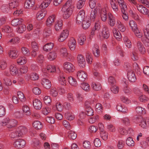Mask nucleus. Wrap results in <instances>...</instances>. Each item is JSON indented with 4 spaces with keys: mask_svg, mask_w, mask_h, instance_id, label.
Listing matches in <instances>:
<instances>
[{
    "mask_svg": "<svg viewBox=\"0 0 149 149\" xmlns=\"http://www.w3.org/2000/svg\"><path fill=\"white\" fill-rule=\"evenodd\" d=\"M85 16V12L83 10H80L77 14L76 18V23L80 25L82 22Z\"/></svg>",
    "mask_w": 149,
    "mask_h": 149,
    "instance_id": "nucleus-5",
    "label": "nucleus"
},
{
    "mask_svg": "<svg viewBox=\"0 0 149 149\" xmlns=\"http://www.w3.org/2000/svg\"><path fill=\"white\" fill-rule=\"evenodd\" d=\"M116 108L118 111L122 112L123 113H125L128 112V110L127 108L120 104H118L116 106Z\"/></svg>",
    "mask_w": 149,
    "mask_h": 149,
    "instance_id": "nucleus-24",
    "label": "nucleus"
},
{
    "mask_svg": "<svg viewBox=\"0 0 149 149\" xmlns=\"http://www.w3.org/2000/svg\"><path fill=\"white\" fill-rule=\"evenodd\" d=\"M136 121L140 123L139 124L142 127L145 128L147 125L149 124V122H148V119H145L142 118L141 116H139L136 118Z\"/></svg>",
    "mask_w": 149,
    "mask_h": 149,
    "instance_id": "nucleus-4",
    "label": "nucleus"
},
{
    "mask_svg": "<svg viewBox=\"0 0 149 149\" xmlns=\"http://www.w3.org/2000/svg\"><path fill=\"white\" fill-rule=\"evenodd\" d=\"M86 0H79L77 4V8L80 9L82 8Z\"/></svg>",
    "mask_w": 149,
    "mask_h": 149,
    "instance_id": "nucleus-60",
    "label": "nucleus"
},
{
    "mask_svg": "<svg viewBox=\"0 0 149 149\" xmlns=\"http://www.w3.org/2000/svg\"><path fill=\"white\" fill-rule=\"evenodd\" d=\"M78 78L81 81H84L87 77V74L86 72L83 70L78 71L77 73Z\"/></svg>",
    "mask_w": 149,
    "mask_h": 149,
    "instance_id": "nucleus-10",
    "label": "nucleus"
},
{
    "mask_svg": "<svg viewBox=\"0 0 149 149\" xmlns=\"http://www.w3.org/2000/svg\"><path fill=\"white\" fill-rule=\"evenodd\" d=\"M17 130L20 135V136L22 137L24 135L26 134L28 132L27 128L26 127L22 126H19Z\"/></svg>",
    "mask_w": 149,
    "mask_h": 149,
    "instance_id": "nucleus-13",
    "label": "nucleus"
},
{
    "mask_svg": "<svg viewBox=\"0 0 149 149\" xmlns=\"http://www.w3.org/2000/svg\"><path fill=\"white\" fill-rule=\"evenodd\" d=\"M18 6V1L16 0H13L9 3V8L11 9H17V7Z\"/></svg>",
    "mask_w": 149,
    "mask_h": 149,
    "instance_id": "nucleus-30",
    "label": "nucleus"
},
{
    "mask_svg": "<svg viewBox=\"0 0 149 149\" xmlns=\"http://www.w3.org/2000/svg\"><path fill=\"white\" fill-rule=\"evenodd\" d=\"M24 113H25L26 116H29L31 114V112L29 108L26 105H24L22 108Z\"/></svg>",
    "mask_w": 149,
    "mask_h": 149,
    "instance_id": "nucleus-44",
    "label": "nucleus"
},
{
    "mask_svg": "<svg viewBox=\"0 0 149 149\" xmlns=\"http://www.w3.org/2000/svg\"><path fill=\"white\" fill-rule=\"evenodd\" d=\"M32 145L35 149H39L40 147V144L39 141L37 140L33 141Z\"/></svg>",
    "mask_w": 149,
    "mask_h": 149,
    "instance_id": "nucleus-63",
    "label": "nucleus"
},
{
    "mask_svg": "<svg viewBox=\"0 0 149 149\" xmlns=\"http://www.w3.org/2000/svg\"><path fill=\"white\" fill-rule=\"evenodd\" d=\"M34 0H26L24 4V6L26 8L31 9L34 4Z\"/></svg>",
    "mask_w": 149,
    "mask_h": 149,
    "instance_id": "nucleus-31",
    "label": "nucleus"
},
{
    "mask_svg": "<svg viewBox=\"0 0 149 149\" xmlns=\"http://www.w3.org/2000/svg\"><path fill=\"white\" fill-rule=\"evenodd\" d=\"M10 136L11 138L13 139H16L19 137H21L18 132L17 130L15 131L12 132L10 134Z\"/></svg>",
    "mask_w": 149,
    "mask_h": 149,
    "instance_id": "nucleus-59",
    "label": "nucleus"
},
{
    "mask_svg": "<svg viewBox=\"0 0 149 149\" xmlns=\"http://www.w3.org/2000/svg\"><path fill=\"white\" fill-rule=\"evenodd\" d=\"M26 29V26L22 23L16 29V31L17 33H23Z\"/></svg>",
    "mask_w": 149,
    "mask_h": 149,
    "instance_id": "nucleus-35",
    "label": "nucleus"
},
{
    "mask_svg": "<svg viewBox=\"0 0 149 149\" xmlns=\"http://www.w3.org/2000/svg\"><path fill=\"white\" fill-rule=\"evenodd\" d=\"M10 70L12 75H16L18 73V70L14 65H11L10 66Z\"/></svg>",
    "mask_w": 149,
    "mask_h": 149,
    "instance_id": "nucleus-43",
    "label": "nucleus"
},
{
    "mask_svg": "<svg viewBox=\"0 0 149 149\" xmlns=\"http://www.w3.org/2000/svg\"><path fill=\"white\" fill-rule=\"evenodd\" d=\"M118 131L121 134L123 135H126L127 134L130 133V132L128 131V130H126L122 127H120Z\"/></svg>",
    "mask_w": 149,
    "mask_h": 149,
    "instance_id": "nucleus-55",
    "label": "nucleus"
},
{
    "mask_svg": "<svg viewBox=\"0 0 149 149\" xmlns=\"http://www.w3.org/2000/svg\"><path fill=\"white\" fill-rule=\"evenodd\" d=\"M97 13V8H95L92 10L90 16V19L92 22H94L96 19V16Z\"/></svg>",
    "mask_w": 149,
    "mask_h": 149,
    "instance_id": "nucleus-26",
    "label": "nucleus"
},
{
    "mask_svg": "<svg viewBox=\"0 0 149 149\" xmlns=\"http://www.w3.org/2000/svg\"><path fill=\"white\" fill-rule=\"evenodd\" d=\"M86 109V111L87 113L86 114L88 116H91L93 115V111L92 108L90 106H87Z\"/></svg>",
    "mask_w": 149,
    "mask_h": 149,
    "instance_id": "nucleus-61",
    "label": "nucleus"
},
{
    "mask_svg": "<svg viewBox=\"0 0 149 149\" xmlns=\"http://www.w3.org/2000/svg\"><path fill=\"white\" fill-rule=\"evenodd\" d=\"M124 40L125 44L126 45V47L128 48H130L132 47V43L128 39V38L125 37L124 38Z\"/></svg>",
    "mask_w": 149,
    "mask_h": 149,
    "instance_id": "nucleus-56",
    "label": "nucleus"
},
{
    "mask_svg": "<svg viewBox=\"0 0 149 149\" xmlns=\"http://www.w3.org/2000/svg\"><path fill=\"white\" fill-rule=\"evenodd\" d=\"M72 0H68L65 4L63 6L62 8L63 10H72V8H74V6L72 5Z\"/></svg>",
    "mask_w": 149,
    "mask_h": 149,
    "instance_id": "nucleus-17",
    "label": "nucleus"
},
{
    "mask_svg": "<svg viewBox=\"0 0 149 149\" xmlns=\"http://www.w3.org/2000/svg\"><path fill=\"white\" fill-rule=\"evenodd\" d=\"M9 54L10 57L13 59H15L18 56L17 52L15 50L10 51Z\"/></svg>",
    "mask_w": 149,
    "mask_h": 149,
    "instance_id": "nucleus-57",
    "label": "nucleus"
},
{
    "mask_svg": "<svg viewBox=\"0 0 149 149\" xmlns=\"http://www.w3.org/2000/svg\"><path fill=\"white\" fill-rule=\"evenodd\" d=\"M86 38L84 34H81L78 35L77 41L78 44L81 45H84L86 40Z\"/></svg>",
    "mask_w": 149,
    "mask_h": 149,
    "instance_id": "nucleus-22",
    "label": "nucleus"
},
{
    "mask_svg": "<svg viewBox=\"0 0 149 149\" xmlns=\"http://www.w3.org/2000/svg\"><path fill=\"white\" fill-rule=\"evenodd\" d=\"M100 17L101 20L104 22H105L107 19V13L106 8H102L100 13Z\"/></svg>",
    "mask_w": 149,
    "mask_h": 149,
    "instance_id": "nucleus-15",
    "label": "nucleus"
},
{
    "mask_svg": "<svg viewBox=\"0 0 149 149\" xmlns=\"http://www.w3.org/2000/svg\"><path fill=\"white\" fill-rule=\"evenodd\" d=\"M129 24L133 31L138 28L134 20L130 21Z\"/></svg>",
    "mask_w": 149,
    "mask_h": 149,
    "instance_id": "nucleus-54",
    "label": "nucleus"
},
{
    "mask_svg": "<svg viewBox=\"0 0 149 149\" xmlns=\"http://www.w3.org/2000/svg\"><path fill=\"white\" fill-rule=\"evenodd\" d=\"M117 1L121 10H127V5L123 0H117Z\"/></svg>",
    "mask_w": 149,
    "mask_h": 149,
    "instance_id": "nucleus-38",
    "label": "nucleus"
},
{
    "mask_svg": "<svg viewBox=\"0 0 149 149\" xmlns=\"http://www.w3.org/2000/svg\"><path fill=\"white\" fill-rule=\"evenodd\" d=\"M17 121L14 119H10L8 122L7 127L8 128H13L17 125Z\"/></svg>",
    "mask_w": 149,
    "mask_h": 149,
    "instance_id": "nucleus-25",
    "label": "nucleus"
},
{
    "mask_svg": "<svg viewBox=\"0 0 149 149\" xmlns=\"http://www.w3.org/2000/svg\"><path fill=\"white\" fill-rule=\"evenodd\" d=\"M136 46L141 54H144L146 52L145 49L143 44L141 42L139 41H137Z\"/></svg>",
    "mask_w": 149,
    "mask_h": 149,
    "instance_id": "nucleus-21",
    "label": "nucleus"
},
{
    "mask_svg": "<svg viewBox=\"0 0 149 149\" xmlns=\"http://www.w3.org/2000/svg\"><path fill=\"white\" fill-rule=\"evenodd\" d=\"M143 33L147 40L142 39V41L145 46H149V24H147L143 29Z\"/></svg>",
    "mask_w": 149,
    "mask_h": 149,
    "instance_id": "nucleus-3",
    "label": "nucleus"
},
{
    "mask_svg": "<svg viewBox=\"0 0 149 149\" xmlns=\"http://www.w3.org/2000/svg\"><path fill=\"white\" fill-rule=\"evenodd\" d=\"M62 21H57L55 22L54 28L56 31H60L62 28Z\"/></svg>",
    "mask_w": 149,
    "mask_h": 149,
    "instance_id": "nucleus-32",
    "label": "nucleus"
},
{
    "mask_svg": "<svg viewBox=\"0 0 149 149\" xmlns=\"http://www.w3.org/2000/svg\"><path fill=\"white\" fill-rule=\"evenodd\" d=\"M58 80L59 82L62 85H65L66 80L65 75L62 73L59 74L58 77Z\"/></svg>",
    "mask_w": 149,
    "mask_h": 149,
    "instance_id": "nucleus-28",
    "label": "nucleus"
},
{
    "mask_svg": "<svg viewBox=\"0 0 149 149\" xmlns=\"http://www.w3.org/2000/svg\"><path fill=\"white\" fill-rule=\"evenodd\" d=\"M108 22L109 24L111 27L113 26L116 23V20L115 17L110 13L108 14Z\"/></svg>",
    "mask_w": 149,
    "mask_h": 149,
    "instance_id": "nucleus-12",
    "label": "nucleus"
},
{
    "mask_svg": "<svg viewBox=\"0 0 149 149\" xmlns=\"http://www.w3.org/2000/svg\"><path fill=\"white\" fill-rule=\"evenodd\" d=\"M15 34L13 33H10L7 36L6 40L8 43L15 44L18 43L20 42V39L17 37H14Z\"/></svg>",
    "mask_w": 149,
    "mask_h": 149,
    "instance_id": "nucleus-2",
    "label": "nucleus"
},
{
    "mask_svg": "<svg viewBox=\"0 0 149 149\" xmlns=\"http://www.w3.org/2000/svg\"><path fill=\"white\" fill-rule=\"evenodd\" d=\"M41 84L44 88L47 89L49 88L51 86L50 81L46 78H43L42 79Z\"/></svg>",
    "mask_w": 149,
    "mask_h": 149,
    "instance_id": "nucleus-18",
    "label": "nucleus"
},
{
    "mask_svg": "<svg viewBox=\"0 0 149 149\" xmlns=\"http://www.w3.org/2000/svg\"><path fill=\"white\" fill-rule=\"evenodd\" d=\"M117 26L118 29L121 32H123L125 30V28L124 25L119 20L117 21Z\"/></svg>",
    "mask_w": 149,
    "mask_h": 149,
    "instance_id": "nucleus-40",
    "label": "nucleus"
},
{
    "mask_svg": "<svg viewBox=\"0 0 149 149\" xmlns=\"http://www.w3.org/2000/svg\"><path fill=\"white\" fill-rule=\"evenodd\" d=\"M17 95L18 98L21 101L24 102L25 100L26 99L24 95L22 92L20 91L18 92Z\"/></svg>",
    "mask_w": 149,
    "mask_h": 149,
    "instance_id": "nucleus-64",
    "label": "nucleus"
},
{
    "mask_svg": "<svg viewBox=\"0 0 149 149\" xmlns=\"http://www.w3.org/2000/svg\"><path fill=\"white\" fill-rule=\"evenodd\" d=\"M63 66L65 71L70 72L72 71L74 65L70 62H66L64 63Z\"/></svg>",
    "mask_w": 149,
    "mask_h": 149,
    "instance_id": "nucleus-14",
    "label": "nucleus"
},
{
    "mask_svg": "<svg viewBox=\"0 0 149 149\" xmlns=\"http://www.w3.org/2000/svg\"><path fill=\"white\" fill-rule=\"evenodd\" d=\"M93 53L96 57H98L100 55V51L99 46L97 44H95L92 48Z\"/></svg>",
    "mask_w": 149,
    "mask_h": 149,
    "instance_id": "nucleus-16",
    "label": "nucleus"
},
{
    "mask_svg": "<svg viewBox=\"0 0 149 149\" xmlns=\"http://www.w3.org/2000/svg\"><path fill=\"white\" fill-rule=\"evenodd\" d=\"M126 144L129 146H133L134 144V142L132 138L129 137L127 138L126 141Z\"/></svg>",
    "mask_w": 149,
    "mask_h": 149,
    "instance_id": "nucleus-53",
    "label": "nucleus"
},
{
    "mask_svg": "<svg viewBox=\"0 0 149 149\" xmlns=\"http://www.w3.org/2000/svg\"><path fill=\"white\" fill-rule=\"evenodd\" d=\"M33 127L37 130L41 129L42 127V123L39 121H35L33 124Z\"/></svg>",
    "mask_w": 149,
    "mask_h": 149,
    "instance_id": "nucleus-41",
    "label": "nucleus"
},
{
    "mask_svg": "<svg viewBox=\"0 0 149 149\" xmlns=\"http://www.w3.org/2000/svg\"><path fill=\"white\" fill-rule=\"evenodd\" d=\"M80 86L83 90L86 91H89L90 89V87L89 84L85 82L81 83Z\"/></svg>",
    "mask_w": 149,
    "mask_h": 149,
    "instance_id": "nucleus-46",
    "label": "nucleus"
},
{
    "mask_svg": "<svg viewBox=\"0 0 149 149\" xmlns=\"http://www.w3.org/2000/svg\"><path fill=\"white\" fill-rule=\"evenodd\" d=\"M56 54L55 52H50L48 54V58L50 60L52 61L55 59L56 57Z\"/></svg>",
    "mask_w": 149,
    "mask_h": 149,
    "instance_id": "nucleus-52",
    "label": "nucleus"
},
{
    "mask_svg": "<svg viewBox=\"0 0 149 149\" xmlns=\"http://www.w3.org/2000/svg\"><path fill=\"white\" fill-rule=\"evenodd\" d=\"M68 46L72 51L74 50V38L73 37L71 38L68 42Z\"/></svg>",
    "mask_w": 149,
    "mask_h": 149,
    "instance_id": "nucleus-34",
    "label": "nucleus"
},
{
    "mask_svg": "<svg viewBox=\"0 0 149 149\" xmlns=\"http://www.w3.org/2000/svg\"><path fill=\"white\" fill-rule=\"evenodd\" d=\"M113 33L115 38L118 40H120L122 37L121 35L118 30L115 28L113 29Z\"/></svg>",
    "mask_w": 149,
    "mask_h": 149,
    "instance_id": "nucleus-33",
    "label": "nucleus"
},
{
    "mask_svg": "<svg viewBox=\"0 0 149 149\" xmlns=\"http://www.w3.org/2000/svg\"><path fill=\"white\" fill-rule=\"evenodd\" d=\"M60 54L64 57H67L68 55L67 50L66 48L65 47L61 48L60 49Z\"/></svg>",
    "mask_w": 149,
    "mask_h": 149,
    "instance_id": "nucleus-48",
    "label": "nucleus"
},
{
    "mask_svg": "<svg viewBox=\"0 0 149 149\" xmlns=\"http://www.w3.org/2000/svg\"><path fill=\"white\" fill-rule=\"evenodd\" d=\"M26 144L25 141L22 139H19L15 141L13 143L14 146L18 148H23Z\"/></svg>",
    "mask_w": 149,
    "mask_h": 149,
    "instance_id": "nucleus-8",
    "label": "nucleus"
},
{
    "mask_svg": "<svg viewBox=\"0 0 149 149\" xmlns=\"http://www.w3.org/2000/svg\"><path fill=\"white\" fill-rule=\"evenodd\" d=\"M26 60L24 56L20 57L17 60V63L20 65H22L26 63Z\"/></svg>",
    "mask_w": 149,
    "mask_h": 149,
    "instance_id": "nucleus-50",
    "label": "nucleus"
},
{
    "mask_svg": "<svg viewBox=\"0 0 149 149\" xmlns=\"http://www.w3.org/2000/svg\"><path fill=\"white\" fill-rule=\"evenodd\" d=\"M77 59L79 67L81 68H84L86 65V61L83 56L81 54H79L77 56Z\"/></svg>",
    "mask_w": 149,
    "mask_h": 149,
    "instance_id": "nucleus-6",
    "label": "nucleus"
},
{
    "mask_svg": "<svg viewBox=\"0 0 149 149\" xmlns=\"http://www.w3.org/2000/svg\"><path fill=\"white\" fill-rule=\"evenodd\" d=\"M91 23L89 20H84L82 25L83 28L85 29H87L90 26Z\"/></svg>",
    "mask_w": 149,
    "mask_h": 149,
    "instance_id": "nucleus-42",
    "label": "nucleus"
},
{
    "mask_svg": "<svg viewBox=\"0 0 149 149\" xmlns=\"http://www.w3.org/2000/svg\"><path fill=\"white\" fill-rule=\"evenodd\" d=\"M125 66L128 69L131 68V67L128 63H125ZM127 70H128L127 72V77L129 81L131 82H134L136 81V78L134 72L131 69Z\"/></svg>",
    "mask_w": 149,
    "mask_h": 149,
    "instance_id": "nucleus-1",
    "label": "nucleus"
},
{
    "mask_svg": "<svg viewBox=\"0 0 149 149\" xmlns=\"http://www.w3.org/2000/svg\"><path fill=\"white\" fill-rule=\"evenodd\" d=\"M120 120L121 123L125 125L129 126L130 125V120L128 117H124L121 118Z\"/></svg>",
    "mask_w": 149,
    "mask_h": 149,
    "instance_id": "nucleus-45",
    "label": "nucleus"
},
{
    "mask_svg": "<svg viewBox=\"0 0 149 149\" xmlns=\"http://www.w3.org/2000/svg\"><path fill=\"white\" fill-rule=\"evenodd\" d=\"M46 10H42L39 11L37 14V18L38 20H41L44 18L47 13Z\"/></svg>",
    "mask_w": 149,
    "mask_h": 149,
    "instance_id": "nucleus-23",
    "label": "nucleus"
},
{
    "mask_svg": "<svg viewBox=\"0 0 149 149\" xmlns=\"http://www.w3.org/2000/svg\"><path fill=\"white\" fill-rule=\"evenodd\" d=\"M110 34L108 27L106 25H104L102 28V35L103 38L107 39L109 36Z\"/></svg>",
    "mask_w": 149,
    "mask_h": 149,
    "instance_id": "nucleus-7",
    "label": "nucleus"
},
{
    "mask_svg": "<svg viewBox=\"0 0 149 149\" xmlns=\"http://www.w3.org/2000/svg\"><path fill=\"white\" fill-rule=\"evenodd\" d=\"M86 58L87 63L88 64H91L93 60L91 54L90 52H87L86 54Z\"/></svg>",
    "mask_w": 149,
    "mask_h": 149,
    "instance_id": "nucleus-47",
    "label": "nucleus"
},
{
    "mask_svg": "<svg viewBox=\"0 0 149 149\" xmlns=\"http://www.w3.org/2000/svg\"><path fill=\"white\" fill-rule=\"evenodd\" d=\"M52 0H45L40 4V8L45 9L47 7L50 3Z\"/></svg>",
    "mask_w": 149,
    "mask_h": 149,
    "instance_id": "nucleus-37",
    "label": "nucleus"
},
{
    "mask_svg": "<svg viewBox=\"0 0 149 149\" xmlns=\"http://www.w3.org/2000/svg\"><path fill=\"white\" fill-rule=\"evenodd\" d=\"M100 136L104 140H106L108 139V133L104 130L100 132Z\"/></svg>",
    "mask_w": 149,
    "mask_h": 149,
    "instance_id": "nucleus-62",
    "label": "nucleus"
},
{
    "mask_svg": "<svg viewBox=\"0 0 149 149\" xmlns=\"http://www.w3.org/2000/svg\"><path fill=\"white\" fill-rule=\"evenodd\" d=\"M54 47L53 43L50 42L46 44L43 47V49L44 51L48 52L51 50Z\"/></svg>",
    "mask_w": 149,
    "mask_h": 149,
    "instance_id": "nucleus-39",
    "label": "nucleus"
},
{
    "mask_svg": "<svg viewBox=\"0 0 149 149\" xmlns=\"http://www.w3.org/2000/svg\"><path fill=\"white\" fill-rule=\"evenodd\" d=\"M92 86L94 90L97 91L100 90L102 88L100 84L99 83H93Z\"/></svg>",
    "mask_w": 149,
    "mask_h": 149,
    "instance_id": "nucleus-58",
    "label": "nucleus"
},
{
    "mask_svg": "<svg viewBox=\"0 0 149 149\" xmlns=\"http://www.w3.org/2000/svg\"><path fill=\"white\" fill-rule=\"evenodd\" d=\"M24 113L22 112L17 111L14 113V116L16 118L20 119L24 116Z\"/></svg>",
    "mask_w": 149,
    "mask_h": 149,
    "instance_id": "nucleus-51",
    "label": "nucleus"
},
{
    "mask_svg": "<svg viewBox=\"0 0 149 149\" xmlns=\"http://www.w3.org/2000/svg\"><path fill=\"white\" fill-rule=\"evenodd\" d=\"M33 104L34 108L36 109L39 110L42 107V102L39 100L38 99H35L33 100Z\"/></svg>",
    "mask_w": 149,
    "mask_h": 149,
    "instance_id": "nucleus-27",
    "label": "nucleus"
},
{
    "mask_svg": "<svg viewBox=\"0 0 149 149\" xmlns=\"http://www.w3.org/2000/svg\"><path fill=\"white\" fill-rule=\"evenodd\" d=\"M61 11L63 13V17L64 19H68L72 14L73 12V10H63V8L61 9Z\"/></svg>",
    "mask_w": 149,
    "mask_h": 149,
    "instance_id": "nucleus-19",
    "label": "nucleus"
},
{
    "mask_svg": "<svg viewBox=\"0 0 149 149\" xmlns=\"http://www.w3.org/2000/svg\"><path fill=\"white\" fill-rule=\"evenodd\" d=\"M137 8L141 13L144 15H147L148 13V10L145 7L141 5H137Z\"/></svg>",
    "mask_w": 149,
    "mask_h": 149,
    "instance_id": "nucleus-20",
    "label": "nucleus"
},
{
    "mask_svg": "<svg viewBox=\"0 0 149 149\" xmlns=\"http://www.w3.org/2000/svg\"><path fill=\"white\" fill-rule=\"evenodd\" d=\"M110 3L113 10L115 12H117L118 10V5L115 0H110Z\"/></svg>",
    "mask_w": 149,
    "mask_h": 149,
    "instance_id": "nucleus-36",
    "label": "nucleus"
},
{
    "mask_svg": "<svg viewBox=\"0 0 149 149\" xmlns=\"http://www.w3.org/2000/svg\"><path fill=\"white\" fill-rule=\"evenodd\" d=\"M23 21V19H14L11 22L12 25L14 26H16L21 25Z\"/></svg>",
    "mask_w": 149,
    "mask_h": 149,
    "instance_id": "nucleus-29",
    "label": "nucleus"
},
{
    "mask_svg": "<svg viewBox=\"0 0 149 149\" xmlns=\"http://www.w3.org/2000/svg\"><path fill=\"white\" fill-rule=\"evenodd\" d=\"M136 111L137 113L139 114H145L146 113L145 109L140 107H137L136 108Z\"/></svg>",
    "mask_w": 149,
    "mask_h": 149,
    "instance_id": "nucleus-49",
    "label": "nucleus"
},
{
    "mask_svg": "<svg viewBox=\"0 0 149 149\" xmlns=\"http://www.w3.org/2000/svg\"><path fill=\"white\" fill-rule=\"evenodd\" d=\"M56 19V15H52L50 16L47 19L46 22V25L50 27L53 25Z\"/></svg>",
    "mask_w": 149,
    "mask_h": 149,
    "instance_id": "nucleus-11",
    "label": "nucleus"
},
{
    "mask_svg": "<svg viewBox=\"0 0 149 149\" xmlns=\"http://www.w3.org/2000/svg\"><path fill=\"white\" fill-rule=\"evenodd\" d=\"M69 32L67 29L64 30L61 33L58 38V40L60 42H62L65 40L68 37Z\"/></svg>",
    "mask_w": 149,
    "mask_h": 149,
    "instance_id": "nucleus-9",
    "label": "nucleus"
}]
</instances>
